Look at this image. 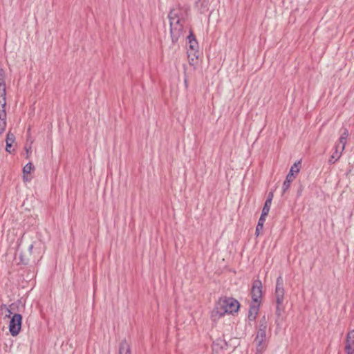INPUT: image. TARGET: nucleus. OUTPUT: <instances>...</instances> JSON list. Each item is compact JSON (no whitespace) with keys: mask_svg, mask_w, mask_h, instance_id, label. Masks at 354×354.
<instances>
[{"mask_svg":"<svg viewBox=\"0 0 354 354\" xmlns=\"http://www.w3.org/2000/svg\"><path fill=\"white\" fill-rule=\"evenodd\" d=\"M189 18V10L185 6H176L170 10L168 19L170 26V35L173 43H176L184 36L185 28Z\"/></svg>","mask_w":354,"mask_h":354,"instance_id":"f257e3e1","label":"nucleus"},{"mask_svg":"<svg viewBox=\"0 0 354 354\" xmlns=\"http://www.w3.org/2000/svg\"><path fill=\"white\" fill-rule=\"evenodd\" d=\"M239 306V301L232 297L221 298L212 311V317H221L225 314L236 313Z\"/></svg>","mask_w":354,"mask_h":354,"instance_id":"f03ea898","label":"nucleus"},{"mask_svg":"<svg viewBox=\"0 0 354 354\" xmlns=\"http://www.w3.org/2000/svg\"><path fill=\"white\" fill-rule=\"evenodd\" d=\"M189 40L188 45L187 47V54L188 62L190 66H192L194 68H196L198 66V43L193 32L190 30L189 35L187 37Z\"/></svg>","mask_w":354,"mask_h":354,"instance_id":"7ed1b4c3","label":"nucleus"},{"mask_svg":"<svg viewBox=\"0 0 354 354\" xmlns=\"http://www.w3.org/2000/svg\"><path fill=\"white\" fill-rule=\"evenodd\" d=\"M284 287H283V280L281 276L277 277L276 281V286H275V299H276V314L277 315H280L281 311L283 310V303L284 299Z\"/></svg>","mask_w":354,"mask_h":354,"instance_id":"20e7f679","label":"nucleus"},{"mask_svg":"<svg viewBox=\"0 0 354 354\" xmlns=\"http://www.w3.org/2000/svg\"><path fill=\"white\" fill-rule=\"evenodd\" d=\"M22 316L15 313L10 317L9 331L12 336H17L21 330Z\"/></svg>","mask_w":354,"mask_h":354,"instance_id":"39448f33","label":"nucleus"},{"mask_svg":"<svg viewBox=\"0 0 354 354\" xmlns=\"http://www.w3.org/2000/svg\"><path fill=\"white\" fill-rule=\"evenodd\" d=\"M252 303H259L260 304L262 297V283L259 280L253 283L251 290Z\"/></svg>","mask_w":354,"mask_h":354,"instance_id":"423d86ee","label":"nucleus"},{"mask_svg":"<svg viewBox=\"0 0 354 354\" xmlns=\"http://www.w3.org/2000/svg\"><path fill=\"white\" fill-rule=\"evenodd\" d=\"M266 333L257 332L254 339V343L257 348V352L255 354H263L266 348Z\"/></svg>","mask_w":354,"mask_h":354,"instance_id":"0eeeda50","label":"nucleus"},{"mask_svg":"<svg viewBox=\"0 0 354 354\" xmlns=\"http://www.w3.org/2000/svg\"><path fill=\"white\" fill-rule=\"evenodd\" d=\"M344 350L346 354H354V329L346 335Z\"/></svg>","mask_w":354,"mask_h":354,"instance_id":"6e6552de","label":"nucleus"},{"mask_svg":"<svg viewBox=\"0 0 354 354\" xmlns=\"http://www.w3.org/2000/svg\"><path fill=\"white\" fill-rule=\"evenodd\" d=\"M260 304L259 303H251L248 311V319L249 322H254L259 314Z\"/></svg>","mask_w":354,"mask_h":354,"instance_id":"1a4fd4ad","label":"nucleus"},{"mask_svg":"<svg viewBox=\"0 0 354 354\" xmlns=\"http://www.w3.org/2000/svg\"><path fill=\"white\" fill-rule=\"evenodd\" d=\"M342 149L339 148V144H335L334 147V151L328 160L329 164H334L336 161H337L342 154Z\"/></svg>","mask_w":354,"mask_h":354,"instance_id":"9d476101","label":"nucleus"},{"mask_svg":"<svg viewBox=\"0 0 354 354\" xmlns=\"http://www.w3.org/2000/svg\"><path fill=\"white\" fill-rule=\"evenodd\" d=\"M342 130L343 132L339 138V142L337 144H339V148L342 149V151H344L347 142L348 137L349 136V131L346 128H344Z\"/></svg>","mask_w":354,"mask_h":354,"instance_id":"9b49d317","label":"nucleus"},{"mask_svg":"<svg viewBox=\"0 0 354 354\" xmlns=\"http://www.w3.org/2000/svg\"><path fill=\"white\" fill-rule=\"evenodd\" d=\"M0 105L1 108L6 107V83L3 82L0 83Z\"/></svg>","mask_w":354,"mask_h":354,"instance_id":"f8f14e48","label":"nucleus"},{"mask_svg":"<svg viewBox=\"0 0 354 354\" xmlns=\"http://www.w3.org/2000/svg\"><path fill=\"white\" fill-rule=\"evenodd\" d=\"M32 249H33V244H31L28 247V254H20L19 259H20V262L21 263L26 265L30 261L31 259L30 258V256L32 255Z\"/></svg>","mask_w":354,"mask_h":354,"instance_id":"ddd939ff","label":"nucleus"},{"mask_svg":"<svg viewBox=\"0 0 354 354\" xmlns=\"http://www.w3.org/2000/svg\"><path fill=\"white\" fill-rule=\"evenodd\" d=\"M227 347V342L225 339H217L213 342L212 348L214 351H218L219 349H225Z\"/></svg>","mask_w":354,"mask_h":354,"instance_id":"4468645a","label":"nucleus"},{"mask_svg":"<svg viewBox=\"0 0 354 354\" xmlns=\"http://www.w3.org/2000/svg\"><path fill=\"white\" fill-rule=\"evenodd\" d=\"M12 305L13 304L10 305V307H8L6 304H1L0 306V315H4L3 319L11 317V315L12 314L11 308Z\"/></svg>","mask_w":354,"mask_h":354,"instance_id":"2eb2a0df","label":"nucleus"},{"mask_svg":"<svg viewBox=\"0 0 354 354\" xmlns=\"http://www.w3.org/2000/svg\"><path fill=\"white\" fill-rule=\"evenodd\" d=\"M119 354H131L130 346L125 340L122 341L120 344Z\"/></svg>","mask_w":354,"mask_h":354,"instance_id":"dca6fc26","label":"nucleus"},{"mask_svg":"<svg viewBox=\"0 0 354 354\" xmlns=\"http://www.w3.org/2000/svg\"><path fill=\"white\" fill-rule=\"evenodd\" d=\"M34 169V167L31 162L27 163L23 168V173H24V180L28 181V177L26 176L27 174H29L31 171Z\"/></svg>","mask_w":354,"mask_h":354,"instance_id":"f3484780","label":"nucleus"},{"mask_svg":"<svg viewBox=\"0 0 354 354\" xmlns=\"http://www.w3.org/2000/svg\"><path fill=\"white\" fill-rule=\"evenodd\" d=\"M267 319L265 316L261 318L259 322V328L257 332L266 333Z\"/></svg>","mask_w":354,"mask_h":354,"instance_id":"a211bd4d","label":"nucleus"},{"mask_svg":"<svg viewBox=\"0 0 354 354\" xmlns=\"http://www.w3.org/2000/svg\"><path fill=\"white\" fill-rule=\"evenodd\" d=\"M265 221H266V217L261 216L258 221L257 225L256 227L255 233H256L257 236H259L260 231L263 230Z\"/></svg>","mask_w":354,"mask_h":354,"instance_id":"6ab92c4d","label":"nucleus"},{"mask_svg":"<svg viewBox=\"0 0 354 354\" xmlns=\"http://www.w3.org/2000/svg\"><path fill=\"white\" fill-rule=\"evenodd\" d=\"M271 205H272V203H269L268 201L265 202L264 205L262 209L261 216L266 217L268 214L270 209Z\"/></svg>","mask_w":354,"mask_h":354,"instance_id":"aec40b11","label":"nucleus"},{"mask_svg":"<svg viewBox=\"0 0 354 354\" xmlns=\"http://www.w3.org/2000/svg\"><path fill=\"white\" fill-rule=\"evenodd\" d=\"M300 164L301 161H298L294 163V165L291 167L289 173L292 174H296L299 172L300 170Z\"/></svg>","mask_w":354,"mask_h":354,"instance_id":"412c9836","label":"nucleus"},{"mask_svg":"<svg viewBox=\"0 0 354 354\" xmlns=\"http://www.w3.org/2000/svg\"><path fill=\"white\" fill-rule=\"evenodd\" d=\"M15 136L10 131H9L6 135V144L12 145V143L15 142Z\"/></svg>","mask_w":354,"mask_h":354,"instance_id":"4be33fe9","label":"nucleus"},{"mask_svg":"<svg viewBox=\"0 0 354 354\" xmlns=\"http://www.w3.org/2000/svg\"><path fill=\"white\" fill-rule=\"evenodd\" d=\"M290 183L291 182L290 180H288L286 179L284 180L282 186L283 193H285L290 188Z\"/></svg>","mask_w":354,"mask_h":354,"instance_id":"5701e85b","label":"nucleus"},{"mask_svg":"<svg viewBox=\"0 0 354 354\" xmlns=\"http://www.w3.org/2000/svg\"><path fill=\"white\" fill-rule=\"evenodd\" d=\"M6 127V120H0V133H2Z\"/></svg>","mask_w":354,"mask_h":354,"instance_id":"b1692460","label":"nucleus"},{"mask_svg":"<svg viewBox=\"0 0 354 354\" xmlns=\"http://www.w3.org/2000/svg\"><path fill=\"white\" fill-rule=\"evenodd\" d=\"M295 178V174H290L289 172L286 178V180H290L291 183L294 180Z\"/></svg>","mask_w":354,"mask_h":354,"instance_id":"393cba45","label":"nucleus"},{"mask_svg":"<svg viewBox=\"0 0 354 354\" xmlns=\"http://www.w3.org/2000/svg\"><path fill=\"white\" fill-rule=\"evenodd\" d=\"M273 196H274L273 193L272 192H269L266 201H268L269 203H272Z\"/></svg>","mask_w":354,"mask_h":354,"instance_id":"a878e982","label":"nucleus"},{"mask_svg":"<svg viewBox=\"0 0 354 354\" xmlns=\"http://www.w3.org/2000/svg\"><path fill=\"white\" fill-rule=\"evenodd\" d=\"M25 149H26V154H27L26 158H28L29 155L31 154V153H32L31 146H29L28 147L26 146Z\"/></svg>","mask_w":354,"mask_h":354,"instance_id":"bb28decb","label":"nucleus"},{"mask_svg":"<svg viewBox=\"0 0 354 354\" xmlns=\"http://www.w3.org/2000/svg\"><path fill=\"white\" fill-rule=\"evenodd\" d=\"M3 82H5L4 81V71L3 69H0V83Z\"/></svg>","mask_w":354,"mask_h":354,"instance_id":"cd10ccee","label":"nucleus"},{"mask_svg":"<svg viewBox=\"0 0 354 354\" xmlns=\"http://www.w3.org/2000/svg\"><path fill=\"white\" fill-rule=\"evenodd\" d=\"M11 147H12V145L11 144H6V150L9 153H12V150H11Z\"/></svg>","mask_w":354,"mask_h":354,"instance_id":"c85d7f7f","label":"nucleus"}]
</instances>
